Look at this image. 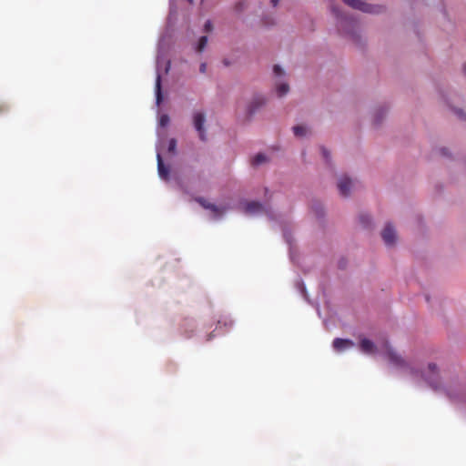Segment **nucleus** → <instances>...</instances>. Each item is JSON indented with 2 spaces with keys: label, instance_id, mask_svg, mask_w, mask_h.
I'll return each instance as SVG.
<instances>
[{
  "label": "nucleus",
  "instance_id": "12",
  "mask_svg": "<svg viewBox=\"0 0 466 466\" xmlns=\"http://www.w3.org/2000/svg\"><path fill=\"white\" fill-rule=\"evenodd\" d=\"M155 89H156V98H157V103L159 105L162 101V93H161V76L159 74H157V78H156V86H155Z\"/></svg>",
  "mask_w": 466,
  "mask_h": 466
},
{
  "label": "nucleus",
  "instance_id": "15",
  "mask_svg": "<svg viewBox=\"0 0 466 466\" xmlns=\"http://www.w3.org/2000/svg\"><path fill=\"white\" fill-rule=\"evenodd\" d=\"M293 132L296 137H302L307 134V128L304 126H295Z\"/></svg>",
  "mask_w": 466,
  "mask_h": 466
},
{
  "label": "nucleus",
  "instance_id": "10",
  "mask_svg": "<svg viewBox=\"0 0 466 466\" xmlns=\"http://www.w3.org/2000/svg\"><path fill=\"white\" fill-rule=\"evenodd\" d=\"M332 345L335 350H344L354 347V343L352 340L339 338L335 339L333 340Z\"/></svg>",
  "mask_w": 466,
  "mask_h": 466
},
{
  "label": "nucleus",
  "instance_id": "1",
  "mask_svg": "<svg viewBox=\"0 0 466 466\" xmlns=\"http://www.w3.org/2000/svg\"><path fill=\"white\" fill-rule=\"evenodd\" d=\"M350 7L370 14H380L384 10L382 5H370L362 0H342Z\"/></svg>",
  "mask_w": 466,
  "mask_h": 466
},
{
  "label": "nucleus",
  "instance_id": "5",
  "mask_svg": "<svg viewBox=\"0 0 466 466\" xmlns=\"http://www.w3.org/2000/svg\"><path fill=\"white\" fill-rule=\"evenodd\" d=\"M196 201L199 203L204 208L211 210L216 217H220L225 212L224 208H220L218 206L208 202L203 198H196Z\"/></svg>",
  "mask_w": 466,
  "mask_h": 466
},
{
  "label": "nucleus",
  "instance_id": "21",
  "mask_svg": "<svg viewBox=\"0 0 466 466\" xmlns=\"http://www.w3.org/2000/svg\"><path fill=\"white\" fill-rule=\"evenodd\" d=\"M204 29H205V31H206V32H210V31H212V29H213V25H212L211 21L208 20V21L205 23Z\"/></svg>",
  "mask_w": 466,
  "mask_h": 466
},
{
  "label": "nucleus",
  "instance_id": "16",
  "mask_svg": "<svg viewBox=\"0 0 466 466\" xmlns=\"http://www.w3.org/2000/svg\"><path fill=\"white\" fill-rule=\"evenodd\" d=\"M361 350H373V342L368 339H362L360 340Z\"/></svg>",
  "mask_w": 466,
  "mask_h": 466
},
{
  "label": "nucleus",
  "instance_id": "4",
  "mask_svg": "<svg viewBox=\"0 0 466 466\" xmlns=\"http://www.w3.org/2000/svg\"><path fill=\"white\" fill-rule=\"evenodd\" d=\"M245 212L247 214L253 215L258 213H265L267 212V209L262 204L257 201H250L245 205Z\"/></svg>",
  "mask_w": 466,
  "mask_h": 466
},
{
  "label": "nucleus",
  "instance_id": "29",
  "mask_svg": "<svg viewBox=\"0 0 466 466\" xmlns=\"http://www.w3.org/2000/svg\"><path fill=\"white\" fill-rule=\"evenodd\" d=\"M279 2V0H271V4L273 6H277Z\"/></svg>",
  "mask_w": 466,
  "mask_h": 466
},
{
  "label": "nucleus",
  "instance_id": "33",
  "mask_svg": "<svg viewBox=\"0 0 466 466\" xmlns=\"http://www.w3.org/2000/svg\"><path fill=\"white\" fill-rule=\"evenodd\" d=\"M189 2H192V0H188Z\"/></svg>",
  "mask_w": 466,
  "mask_h": 466
},
{
  "label": "nucleus",
  "instance_id": "17",
  "mask_svg": "<svg viewBox=\"0 0 466 466\" xmlns=\"http://www.w3.org/2000/svg\"><path fill=\"white\" fill-rule=\"evenodd\" d=\"M207 44H208V37L205 35L201 36L198 40L197 51L199 53L202 52L204 50V48L206 47Z\"/></svg>",
  "mask_w": 466,
  "mask_h": 466
},
{
  "label": "nucleus",
  "instance_id": "13",
  "mask_svg": "<svg viewBox=\"0 0 466 466\" xmlns=\"http://www.w3.org/2000/svg\"><path fill=\"white\" fill-rule=\"evenodd\" d=\"M267 161V157L264 154L258 153L251 160L252 166H258Z\"/></svg>",
  "mask_w": 466,
  "mask_h": 466
},
{
  "label": "nucleus",
  "instance_id": "27",
  "mask_svg": "<svg viewBox=\"0 0 466 466\" xmlns=\"http://www.w3.org/2000/svg\"><path fill=\"white\" fill-rule=\"evenodd\" d=\"M243 5H244V2H239L237 4L236 8L238 10H241Z\"/></svg>",
  "mask_w": 466,
  "mask_h": 466
},
{
  "label": "nucleus",
  "instance_id": "22",
  "mask_svg": "<svg viewBox=\"0 0 466 466\" xmlns=\"http://www.w3.org/2000/svg\"><path fill=\"white\" fill-rule=\"evenodd\" d=\"M428 370H429V371H430L431 373H432L433 375H435V374H436V370H437V367H436V365H435V364H433V363H430V364L428 365Z\"/></svg>",
  "mask_w": 466,
  "mask_h": 466
},
{
  "label": "nucleus",
  "instance_id": "3",
  "mask_svg": "<svg viewBox=\"0 0 466 466\" xmlns=\"http://www.w3.org/2000/svg\"><path fill=\"white\" fill-rule=\"evenodd\" d=\"M381 237L386 245H393L396 241V232L394 228L390 224H387L382 230Z\"/></svg>",
  "mask_w": 466,
  "mask_h": 466
},
{
  "label": "nucleus",
  "instance_id": "30",
  "mask_svg": "<svg viewBox=\"0 0 466 466\" xmlns=\"http://www.w3.org/2000/svg\"><path fill=\"white\" fill-rule=\"evenodd\" d=\"M332 12L336 14L337 16H339V13L335 7L332 8Z\"/></svg>",
  "mask_w": 466,
  "mask_h": 466
},
{
  "label": "nucleus",
  "instance_id": "20",
  "mask_svg": "<svg viewBox=\"0 0 466 466\" xmlns=\"http://www.w3.org/2000/svg\"><path fill=\"white\" fill-rule=\"evenodd\" d=\"M273 71H274L276 76H282L284 74V72L281 69V67L279 66H278V65L274 66Z\"/></svg>",
  "mask_w": 466,
  "mask_h": 466
},
{
  "label": "nucleus",
  "instance_id": "14",
  "mask_svg": "<svg viewBox=\"0 0 466 466\" xmlns=\"http://www.w3.org/2000/svg\"><path fill=\"white\" fill-rule=\"evenodd\" d=\"M289 90V86L286 83H282L278 85L277 86V93L279 97L285 96Z\"/></svg>",
  "mask_w": 466,
  "mask_h": 466
},
{
  "label": "nucleus",
  "instance_id": "32",
  "mask_svg": "<svg viewBox=\"0 0 466 466\" xmlns=\"http://www.w3.org/2000/svg\"><path fill=\"white\" fill-rule=\"evenodd\" d=\"M385 350H390V349L389 348V346H388V345H386V346H385Z\"/></svg>",
  "mask_w": 466,
  "mask_h": 466
},
{
  "label": "nucleus",
  "instance_id": "2",
  "mask_svg": "<svg viewBox=\"0 0 466 466\" xmlns=\"http://www.w3.org/2000/svg\"><path fill=\"white\" fill-rule=\"evenodd\" d=\"M205 115L201 112H197L193 116L194 127L198 133V137L202 141L207 140L206 130L204 128Z\"/></svg>",
  "mask_w": 466,
  "mask_h": 466
},
{
  "label": "nucleus",
  "instance_id": "28",
  "mask_svg": "<svg viewBox=\"0 0 466 466\" xmlns=\"http://www.w3.org/2000/svg\"><path fill=\"white\" fill-rule=\"evenodd\" d=\"M7 109V106L5 104H0V113L4 112Z\"/></svg>",
  "mask_w": 466,
  "mask_h": 466
},
{
  "label": "nucleus",
  "instance_id": "24",
  "mask_svg": "<svg viewBox=\"0 0 466 466\" xmlns=\"http://www.w3.org/2000/svg\"><path fill=\"white\" fill-rule=\"evenodd\" d=\"M321 152H322L323 157L326 160H329V153L328 152V150L326 148H324V147H321Z\"/></svg>",
  "mask_w": 466,
  "mask_h": 466
},
{
  "label": "nucleus",
  "instance_id": "26",
  "mask_svg": "<svg viewBox=\"0 0 466 466\" xmlns=\"http://www.w3.org/2000/svg\"><path fill=\"white\" fill-rule=\"evenodd\" d=\"M199 70H200L201 73H205L206 70H207V64L206 63H202L200 65Z\"/></svg>",
  "mask_w": 466,
  "mask_h": 466
},
{
  "label": "nucleus",
  "instance_id": "8",
  "mask_svg": "<svg viewBox=\"0 0 466 466\" xmlns=\"http://www.w3.org/2000/svg\"><path fill=\"white\" fill-rule=\"evenodd\" d=\"M233 325V320L226 315L220 316L218 319L216 329H219L221 332L227 331Z\"/></svg>",
  "mask_w": 466,
  "mask_h": 466
},
{
  "label": "nucleus",
  "instance_id": "19",
  "mask_svg": "<svg viewBox=\"0 0 466 466\" xmlns=\"http://www.w3.org/2000/svg\"><path fill=\"white\" fill-rule=\"evenodd\" d=\"M360 221L363 227H368L370 222V218L368 215H360Z\"/></svg>",
  "mask_w": 466,
  "mask_h": 466
},
{
  "label": "nucleus",
  "instance_id": "6",
  "mask_svg": "<svg viewBox=\"0 0 466 466\" xmlns=\"http://www.w3.org/2000/svg\"><path fill=\"white\" fill-rule=\"evenodd\" d=\"M264 104H265L264 97H262L260 96H255L248 106V109H247L248 116H251L253 114H255V112L260 106H262Z\"/></svg>",
  "mask_w": 466,
  "mask_h": 466
},
{
  "label": "nucleus",
  "instance_id": "23",
  "mask_svg": "<svg viewBox=\"0 0 466 466\" xmlns=\"http://www.w3.org/2000/svg\"><path fill=\"white\" fill-rule=\"evenodd\" d=\"M168 122V116L164 115L160 118V124L161 126H165Z\"/></svg>",
  "mask_w": 466,
  "mask_h": 466
},
{
  "label": "nucleus",
  "instance_id": "25",
  "mask_svg": "<svg viewBox=\"0 0 466 466\" xmlns=\"http://www.w3.org/2000/svg\"><path fill=\"white\" fill-rule=\"evenodd\" d=\"M428 381H429V384L433 388V389H437L438 388V383L437 381H434L432 380L431 378H427Z\"/></svg>",
  "mask_w": 466,
  "mask_h": 466
},
{
  "label": "nucleus",
  "instance_id": "18",
  "mask_svg": "<svg viewBox=\"0 0 466 466\" xmlns=\"http://www.w3.org/2000/svg\"><path fill=\"white\" fill-rule=\"evenodd\" d=\"M176 148H177V140L175 138H171L168 142V152L171 153V154H175L176 153Z\"/></svg>",
  "mask_w": 466,
  "mask_h": 466
},
{
  "label": "nucleus",
  "instance_id": "31",
  "mask_svg": "<svg viewBox=\"0 0 466 466\" xmlns=\"http://www.w3.org/2000/svg\"><path fill=\"white\" fill-rule=\"evenodd\" d=\"M457 114L459 115L460 117H462V111L461 110H458L457 111Z\"/></svg>",
  "mask_w": 466,
  "mask_h": 466
},
{
  "label": "nucleus",
  "instance_id": "9",
  "mask_svg": "<svg viewBox=\"0 0 466 466\" xmlns=\"http://www.w3.org/2000/svg\"><path fill=\"white\" fill-rule=\"evenodd\" d=\"M157 170H158L159 177L166 180L168 179L169 168L165 166L162 157L159 153H157Z\"/></svg>",
  "mask_w": 466,
  "mask_h": 466
},
{
  "label": "nucleus",
  "instance_id": "11",
  "mask_svg": "<svg viewBox=\"0 0 466 466\" xmlns=\"http://www.w3.org/2000/svg\"><path fill=\"white\" fill-rule=\"evenodd\" d=\"M386 359L394 366H402L404 363V361L397 356L396 351H386Z\"/></svg>",
  "mask_w": 466,
  "mask_h": 466
},
{
  "label": "nucleus",
  "instance_id": "7",
  "mask_svg": "<svg viewBox=\"0 0 466 466\" xmlns=\"http://www.w3.org/2000/svg\"><path fill=\"white\" fill-rule=\"evenodd\" d=\"M351 185L352 181L350 178H349L348 177H340L338 182L339 193L344 197L349 196Z\"/></svg>",
  "mask_w": 466,
  "mask_h": 466
}]
</instances>
